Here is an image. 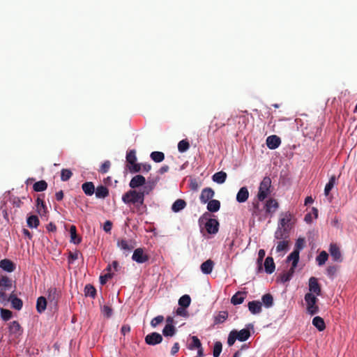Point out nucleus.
<instances>
[{"label":"nucleus","instance_id":"64","mask_svg":"<svg viewBox=\"0 0 357 357\" xmlns=\"http://www.w3.org/2000/svg\"><path fill=\"white\" fill-rule=\"evenodd\" d=\"M336 272H337V268L334 266H329L327 268L328 275H329L330 276L334 275Z\"/></svg>","mask_w":357,"mask_h":357},{"label":"nucleus","instance_id":"11","mask_svg":"<svg viewBox=\"0 0 357 357\" xmlns=\"http://www.w3.org/2000/svg\"><path fill=\"white\" fill-rule=\"evenodd\" d=\"M162 337L158 333H152L149 334L145 337V342L149 345H155L162 342Z\"/></svg>","mask_w":357,"mask_h":357},{"label":"nucleus","instance_id":"16","mask_svg":"<svg viewBox=\"0 0 357 357\" xmlns=\"http://www.w3.org/2000/svg\"><path fill=\"white\" fill-rule=\"evenodd\" d=\"M329 252L334 261H342L341 252L339 247L336 244H331Z\"/></svg>","mask_w":357,"mask_h":357},{"label":"nucleus","instance_id":"46","mask_svg":"<svg viewBox=\"0 0 357 357\" xmlns=\"http://www.w3.org/2000/svg\"><path fill=\"white\" fill-rule=\"evenodd\" d=\"M191 302L190 297L188 295L181 296L178 300V304L183 307H188Z\"/></svg>","mask_w":357,"mask_h":357},{"label":"nucleus","instance_id":"54","mask_svg":"<svg viewBox=\"0 0 357 357\" xmlns=\"http://www.w3.org/2000/svg\"><path fill=\"white\" fill-rule=\"evenodd\" d=\"M36 206H37L38 213H40L42 209H43L45 211L46 208L45 202H44L43 199L40 198V195H39L36 199Z\"/></svg>","mask_w":357,"mask_h":357},{"label":"nucleus","instance_id":"47","mask_svg":"<svg viewBox=\"0 0 357 357\" xmlns=\"http://www.w3.org/2000/svg\"><path fill=\"white\" fill-rule=\"evenodd\" d=\"M191 339H192V344H190L188 346V349L190 350H193L195 349H198V348L202 347L201 342H200V340H199V338L197 336H192Z\"/></svg>","mask_w":357,"mask_h":357},{"label":"nucleus","instance_id":"24","mask_svg":"<svg viewBox=\"0 0 357 357\" xmlns=\"http://www.w3.org/2000/svg\"><path fill=\"white\" fill-rule=\"evenodd\" d=\"M214 266V262L211 259H208L201 265V271L204 274H209L212 272Z\"/></svg>","mask_w":357,"mask_h":357},{"label":"nucleus","instance_id":"44","mask_svg":"<svg viewBox=\"0 0 357 357\" xmlns=\"http://www.w3.org/2000/svg\"><path fill=\"white\" fill-rule=\"evenodd\" d=\"M0 286L10 289L13 287V280L7 276H3L0 279Z\"/></svg>","mask_w":357,"mask_h":357},{"label":"nucleus","instance_id":"59","mask_svg":"<svg viewBox=\"0 0 357 357\" xmlns=\"http://www.w3.org/2000/svg\"><path fill=\"white\" fill-rule=\"evenodd\" d=\"M154 185L153 184H148V185H144L142 190H139V192H142L144 197L146 195H149L151 191L153 189Z\"/></svg>","mask_w":357,"mask_h":357},{"label":"nucleus","instance_id":"62","mask_svg":"<svg viewBox=\"0 0 357 357\" xmlns=\"http://www.w3.org/2000/svg\"><path fill=\"white\" fill-rule=\"evenodd\" d=\"M119 268V263L116 261H114L112 264H109L105 269V271H109V273H113L114 271H117Z\"/></svg>","mask_w":357,"mask_h":357},{"label":"nucleus","instance_id":"42","mask_svg":"<svg viewBox=\"0 0 357 357\" xmlns=\"http://www.w3.org/2000/svg\"><path fill=\"white\" fill-rule=\"evenodd\" d=\"M328 258V255L326 251H321L316 258L319 266L324 265Z\"/></svg>","mask_w":357,"mask_h":357},{"label":"nucleus","instance_id":"7","mask_svg":"<svg viewBox=\"0 0 357 357\" xmlns=\"http://www.w3.org/2000/svg\"><path fill=\"white\" fill-rule=\"evenodd\" d=\"M132 259L138 264H143L149 261V256L144 252L143 248H137L134 250Z\"/></svg>","mask_w":357,"mask_h":357},{"label":"nucleus","instance_id":"56","mask_svg":"<svg viewBox=\"0 0 357 357\" xmlns=\"http://www.w3.org/2000/svg\"><path fill=\"white\" fill-rule=\"evenodd\" d=\"M128 169L132 173H137L141 171V164L135 162L134 164H130L128 166Z\"/></svg>","mask_w":357,"mask_h":357},{"label":"nucleus","instance_id":"4","mask_svg":"<svg viewBox=\"0 0 357 357\" xmlns=\"http://www.w3.org/2000/svg\"><path fill=\"white\" fill-rule=\"evenodd\" d=\"M250 336V333L248 329L243 328L239 331L233 330L229 334L227 344L229 346H232L236 340L241 342L246 341Z\"/></svg>","mask_w":357,"mask_h":357},{"label":"nucleus","instance_id":"51","mask_svg":"<svg viewBox=\"0 0 357 357\" xmlns=\"http://www.w3.org/2000/svg\"><path fill=\"white\" fill-rule=\"evenodd\" d=\"M1 317L3 320L8 321L12 317V312L6 309L1 308Z\"/></svg>","mask_w":357,"mask_h":357},{"label":"nucleus","instance_id":"25","mask_svg":"<svg viewBox=\"0 0 357 357\" xmlns=\"http://www.w3.org/2000/svg\"><path fill=\"white\" fill-rule=\"evenodd\" d=\"M95 190L96 196L97 198L104 199L109 195V190L105 185H99L96 189L95 188Z\"/></svg>","mask_w":357,"mask_h":357},{"label":"nucleus","instance_id":"52","mask_svg":"<svg viewBox=\"0 0 357 357\" xmlns=\"http://www.w3.org/2000/svg\"><path fill=\"white\" fill-rule=\"evenodd\" d=\"M222 351V344L216 342L214 344L213 355L214 357H218Z\"/></svg>","mask_w":357,"mask_h":357},{"label":"nucleus","instance_id":"53","mask_svg":"<svg viewBox=\"0 0 357 357\" xmlns=\"http://www.w3.org/2000/svg\"><path fill=\"white\" fill-rule=\"evenodd\" d=\"M79 255H82V254L78 250H76L75 252L70 251L68 253V262L70 264L73 263L79 258Z\"/></svg>","mask_w":357,"mask_h":357},{"label":"nucleus","instance_id":"32","mask_svg":"<svg viewBox=\"0 0 357 357\" xmlns=\"http://www.w3.org/2000/svg\"><path fill=\"white\" fill-rule=\"evenodd\" d=\"M176 331L173 324H167L162 330V334L165 337H172L175 335Z\"/></svg>","mask_w":357,"mask_h":357},{"label":"nucleus","instance_id":"9","mask_svg":"<svg viewBox=\"0 0 357 357\" xmlns=\"http://www.w3.org/2000/svg\"><path fill=\"white\" fill-rule=\"evenodd\" d=\"M289 230L288 228L280 227L278 228L274 234V237L277 241L281 240H290L289 239Z\"/></svg>","mask_w":357,"mask_h":357},{"label":"nucleus","instance_id":"13","mask_svg":"<svg viewBox=\"0 0 357 357\" xmlns=\"http://www.w3.org/2000/svg\"><path fill=\"white\" fill-rule=\"evenodd\" d=\"M266 142L270 149H275L280 145L281 139L278 136L273 135L268 137Z\"/></svg>","mask_w":357,"mask_h":357},{"label":"nucleus","instance_id":"8","mask_svg":"<svg viewBox=\"0 0 357 357\" xmlns=\"http://www.w3.org/2000/svg\"><path fill=\"white\" fill-rule=\"evenodd\" d=\"M290 240L277 241L275 252L279 256H283L289 250Z\"/></svg>","mask_w":357,"mask_h":357},{"label":"nucleus","instance_id":"12","mask_svg":"<svg viewBox=\"0 0 357 357\" xmlns=\"http://www.w3.org/2000/svg\"><path fill=\"white\" fill-rule=\"evenodd\" d=\"M146 183L145 178L142 175H136L132 178L130 181L129 185L132 189L143 186Z\"/></svg>","mask_w":357,"mask_h":357},{"label":"nucleus","instance_id":"49","mask_svg":"<svg viewBox=\"0 0 357 357\" xmlns=\"http://www.w3.org/2000/svg\"><path fill=\"white\" fill-rule=\"evenodd\" d=\"M309 290H320L317 279L312 277L309 280Z\"/></svg>","mask_w":357,"mask_h":357},{"label":"nucleus","instance_id":"36","mask_svg":"<svg viewBox=\"0 0 357 357\" xmlns=\"http://www.w3.org/2000/svg\"><path fill=\"white\" fill-rule=\"evenodd\" d=\"M227 178V174L225 172L220 171L213 174V181L217 183H223Z\"/></svg>","mask_w":357,"mask_h":357},{"label":"nucleus","instance_id":"30","mask_svg":"<svg viewBox=\"0 0 357 357\" xmlns=\"http://www.w3.org/2000/svg\"><path fill=\"white\" fill-rule=\"evenodd\" d=\"M299 253L298 250H294V251L287 257V261H292V268L295 269L298 262L299 261Z\"/></svg>","mask_w":357,"mask_h":357},{"label":"nucleus","instance_id":"43","mask_svg":"<svg viewBox=\"0 0 357 357\" xmlns=\"http://www.w3.org/2000/svg\"><path fill=\"white\" fill-rule=\"evenodd\" d=\"M190 148V143L188 139H182L178 144V150L180 153L187 151Z\"/></svg>","mask_w":357,"mask_h":357},{"label":"nucleus","instance_id":"5","mask_svg":"<svg viewBox=\"0 0 357 357\" xmlns=\"http://www.w3.org/2000/svg\"><path fill=\"white\" fill-rule=\"evenodd\" d=\"M271 179L266 176L260 183L257 197L259 201H264L271 193Z\"/></svg>","mask_w":357,"mask_h":357},{"label":"nucleus","instance_id":"57","mask_svg":"<svg viewBox=\"0 0 357 357\" xmlns=\"http://www.w3.org/2000/svg\"><path fill=\"white\" fill-rule=\"evenodd\" d=\"M164 320V317L162 315L157 316L154 317L151 321V325L152 327L155 328L159 324L162 323Z\"/></svg>","mask_w":357,"mask_h":357},{"label":"nucleus","instance_id":"35","mask_svg":"<svg viewBox=\"0 0 357 357\" xmlns=\"http://www.w3.org/2000/svg\"><path fill=\"white\" fill-rule=\"evenodd\" d=\"M47 307V301L46 298L43 296H40L38 298L36 303V310L38 312L42 313L44 312Z\"/></svg>","mask_w":357,"mask_h":357},{"label":"nucleus","instance_id":"27","mask_svg":"<svg viewBox=\"0 0 357 357\" xmlns=\"http://www.w3.org/2000/svg\"><path fill=\"white\" fill-rule=\"evenodd\" d=\"M245 293L246 291H237L236 294H234L231 298V303L234 305H238L243 302L245 298Z\"/></svg>","mask_w":357,"mask_h":357},{"label":"nucleus","instance_id":"28","mask_svg":"<svg viewBox=\"0 0 357 357\" xmlns=\"http://www.w3.org/2000/svg\"><path fill=\"white\" fill-rule=\"evenodd\" d=\"M186 205L187 204L185 200L178 199L173 203L172 210L175 213H178L185 208Z\"/></svg>","mask_w":357,"mask_h":357},{"label":"nucleus","instance_id":"1","mask_svg":"<svg viewBox=\"0 0 357 357\" xmlns=\"http://www.w3.org/2000/svg\"><path fill=\"white\" fill-rule=\"evenodd\" d=\"M122 201L126 204H133L138 208L144 204V199L142 192L136 190H130L122 196Z\"/></svg>","mask_w":357,"mask_h":357},{"label":"nucleus","instance_id":"20","mask_svg":"<svg viewBox=\"0 0 357 357\" xmlns=\"http://www.w3.org/2000/svg\"><path fill=\"white\" fill-rule=\"evenodd\" d=\"M249 197V192L246 187H242L236 195V201L243 203L247 201Z\"/></svg>","mask_w":357,"mask_h":357},{"label":"nucleus","instance_id":"18","mask_svg":"<svg viewBox=\"0 0 357 357\" xmlns=\"http://www.w3.org/2000/svg\"><path fill=\"white\" fill-rule=\"evenodd\" d=\"M228 318V313L227 311H220L213 315V324L218 325L224 323Z\"/></svg>","mask_w":357,"mask_h":357},{"label":"nucleus","instance_id":"41","mask_svg":"<svg viewBox=\"0 0 357 357\" xmlns=\"http://www.w3.org/2000/svg\"><path fill=\"white\" fill-rule=\"evenodd\" d=\"M151 158L155 162H160L165 159V154L160 151H153L150 155Z\"/></svg>","mask_w":357,"mask_h":357},{"label":"nucleus","instance_id":"23","mask_svg":"<svg viewBox=\"0 0 357 357\" xmlns=\"http://www.w3.org/2000/svg\"><path fill=\"white\" fill-rule=\"evenodd\" d=\"M248 309L253 314H259L261 311V303L257 301L249 302Z\"/></svg>","mask_w":357,"mask_h":357},{"label":"nucleus","instance_id":"26","mask_svg":"<svg viewBox=\"0 0 357 357\" xmlns=\"http://www.w3.org/2000/svg\"><path fill=\"white\" fill-rule=\"evenodd\" d=\"M70 242L74 244H79L82 241L81 237L77 234V228L75 225H71L70 227Z\"/></svg>","mask_w":357,"mask_h":357},{"label":"nucleus","instance_id":"33","mask_svg":"<svg viewBox=\"0 0 357 357\" xmlns=\"http://www.w3.org/2000/svg\"><path fill=\"white\" fill-rule=\"evenodd\" d=\"M20 325L16 321H13L9 324V332L10 334L14 335L15 336L20 334Z\"/></svg>","mask_w":357,"mask_h":357},{"label":"nucleus","instance_id":"61","mask_svg":"<svg viewBox=\"0 0 357 357\" xmlns=\"http://www.w3.org/2000/svg\"><path fill=\"white\" fill-rule=\"evenodd\" d=\"M113 273L107 271V273L100 276V282L101 284H105L109 278H111L113 275Z\"/></svg>","mask_w":357,"mask_h":357},{"label":"nucleus","instance_id":"40","mask_svg":"<svg viewBox=\"0 0 357 357\" xmlns=\"http://www.w3.org/2000/svg\"><path fill=\"white\" fill-rule=\"evenodd\" d=\"M263 305L268 308L273 306V298L270 294H266L261 298Z\"/></svg>","mask_w":357,"mask_h":357},{"label":"nucleus","instance_id":"29","mask_svg":"<svg viewBox=\"0 0 357 357\" xmlns=\"http://www.w3.org/2000/svg\"><path fill=\"white\" fill-rule=\"evenodd\" d=\"M207 210L209 212L215 213L220 210V202L217 199H211L207 202Z\"/></svg>","mask_w":357,"mask_h":357},{"label":"nucleus","instance_id":"15","mask_svg":"<svg viewBox=\"0 0 357 357\" xmlns=\"http://www.w3.org/2000/svg\"><path fill=\"white\" fill-rule=\"evenodd\" d=\"M279 208V204L275 199H269L265 204V209L267 213L273 214Z\"/></svg>","mask_w":357,"mask_h":357},{"label":"nucleus","instance_id":"22","mask_svg":"<svg viewBox=\"0 0 357 357\" xmlns=\"http://www.w3.org/2000/svg\"><path fill=\"white\" fill-rule=\"evenodd\" d=\"M83 192L87 196H91L95 192V186L93 182H85L82 185Z\"/></svg>","mask_w":357,"mask_h":357},{"label":"nucleus","instance_id":"10","mask_svg":"<svg viewBox=\"0 0 357 357\" xmlns=\"http://www.w3.org/2000/svg\"><path fill=\"white\" fill-rule=\"evenodd\" d=\"M215 195L214 190L211 188H205L202 190L199 199L202 204H206L212 199Z\"/></svg>","mask_w":357,"mask_h":357},{"label":"nucleus","instance_id":"48","mask_svg":"<svg viewBox=\"0 0 357 357\" xmlns=\"http://www.w3.org/2000/svg\"><path fill=\"white\" fill-rule=\"evenodd\" d=\"M73 176L72 172L68 169H63L61 171V180L62 181H68Z\"/></svg>","mask_w":357,"mask_h":357},{"label":"nucleus","instance_id":"50","mask_svg":"<svg viewBox=\"0 0 357 357\" xmlns=\"http://www.w3.org/2000/svg\"><path fill=\"white\" fill-rule=\"evenodd\" d=\"M265 251L263 249L259 250L258 252V259H257V265L259 271H262V261L265 257Z\"/></svg>","mask_w":357,"mask_h":357},{"label":"nucleus","instance_id":"17","mask_svg":"<svg viewBox=\"0 0 357 357\" xmlns=\"http://www.w3.org/2000/svg\"><path fill=\"white\" fill-rule=\"evenodd\" d=\"M294 270L295 269L290 268L288 271L280 274L276 279L277 282L284 283L289 281L293 276Z\"/></svg>","mask_w":357,"mask_h":357},{"label":"nucleus","instance_id":"3","mask_svg":"<svg viewBox=\"0 0 357 357\" xmlns=\"http://www.w3.org/2000/svg\"><path fill=\"white\" fill-rule=\"evenodd\" d=\"M319 291H310L305 296V305L306 306V312L311 316L319 312V306L317 305V296Z\"/></svg>","mask_w":357,"mask_h":357},{"label":"nucleus","instance_id":"38","mask_svg":"<svg viewBox=\"0 0 357 357\" xmlns=\"http://www.w3.org/2000/svg\"><path fill=\"white\" fill-rule=\"evenodd\" d=\"M47 188V183L44 180L37 181L33 185V190L36 192H43Z\"/></svg>","mask_w":357,"mask_h":357},{"label":"nucleus","instance_id":"58","mask_svg":"<svg viewBox=\"0 0 357 357\" xmlns=\"http://www.w3.org/2000/svg\"><path fill=\"white\" fill-rule=\"evenodd\" d=\"M111 163L109 160L105 161L100 167L99 172L102 174L107 173L110 168Z\"/></svg>","mask_w":357,"mask_h":357},{"label":"nucleus","instance_id":"37","mask_svg":"<svg viewBox=\"0 0 357 357\" xmlns=\"http://www.w3.org/2000/svg\"><path fill=\"white\" fill-rule=\"evenodd\" d=\"M336 177L335 175H333L329 178L328 182L326 183L325 188H324V195L326 196H328L331 192V190L333 188L335 184Z\"/></svg>","mask_w":357,"mask_h":357},{"label":"nucleus","instance_id":"34","mask_svg":"<svg viewBox=\"0 0 357 357\" xmlns=\"http://www.w3.org/2000/svg\"><path fill=\"white\" fill-rule=\"evenodd\" d=\"M26 223L30 228H37L39 225V218L36 215H31L27 218Z\"/></svg>","mask_w":357,"mask_h":357},{"label":"nucleus","instance_id":"14","mask_svg":"<svg viewBox=\"0 0 357 357\" xmlns=\"http://www.w3.org/2000/svg\"><path fill=\"white\" fill-rule=\"evenodd\" d=\"M0 268L8 273H11L15 270L16 265L11 260L4 259L0 261Z\"/></svg>","mask_w":357,"mask_h":357},{"label":"nucleus","instance_id":"6","mask_svg":"<svg viewBox=\"0 0 357 357\" xmlns=\"http://www.w3.org/2000/svg\"><path fill=\"white\" fill-rule=\"evenodd\" d=\"M294 215L289 211L282 212L280 215L278 227L291 229V221Z\"/></svg>","mask_w":357,"mask_h":357},{"label":"nucleus","instance_id":"60","mask_svg":"<svg viewBox=\"0 0 357 357\" xmlns=\"http://www.w3.org/2000/svg\"><path fill=\"white\" fill-rule=\"evenodd\" d=\"M101 312L102 314L107 318L110 317L112 314V308L107 305L103 306V307L101 310Z\"/></svg>","mask_w":357,"mask_h":357},{"label":"nucleus","instance_id":"21","mask_svg":"<svg viewBox=\"0 0 357 357\" xmlns=\"http://www.w3.org/2000/svg\"><path fill=\"white\" fill-rule=\"evenodd\" d=\"M275 268V265L273 261V257H268L266 258L264 261V269L265 272L268 274H271L274 272Z\"/></svg>","mask_w":357,"mask_h":357},{"label":"nucleus","instance_id":"39","mask_svg":"<svg viewBox=\"0 0 357 357\" xmlns=\"http://www.w3.org/2000/svg\"><path fill=\"white\" fill-rule=\"evenodd\" d=\"M9 301L11 303L12 307L15 310H20L22 307V301L21 299L16 298L13 296H10Z\"/></svg>","mask_w":357,"mask_h":357},{"label":"nucleus","instance_id":"55","mask_svg":"<svg viewBox=\"0 0 357 357\" xmlns=\"http://www.w3.org/2000/svg\"><path fill=\"white\" fill-rule=\"evenodd\" d=\"M305 241L303 238H298L296 240L294 250H298V252H300L301 250L303 249L305 246Z\"/></svg>","mask_w":357,"mask_h":357},{"label":"nucleus","instance_id":"31","mask_svg":"<svg viewBox=\"0 0 357 357\" xmlns=\"http://www.w3.org/2000/svg\"><path fill=\"white\" fill-rule=\"evenodd\" d=\"M312 324L319 331H323L326 328L324 319L319 316L313 318Z\"/></svg>","mask_w":357,"mask_h":357},{"label":"nucleus","instance_id":"2","mask_svg":"<svg viewBox=\"0 0 357 357\" xmlns=\"http://www.w3.org/2000/svg\"><path fill=\"white\" fill-rule=\"evenodd\" d=\"M200 226L204 225L206 231L210 234H215L219 229V222L216 219L211 218L210 213H204L199 219Z\"/></svg>","mask_w":357,"mask_h":357},{"label":"nucleus","instance_id":"19","mask_svg":"<svg viewBox=\"0 0 357 357\" xmlns=\"http://www.w3.org/2000/svg\"><path fill=\"white\" fill-rule=\"evenodd\" d=\"M117 245L121 250L131 251L135 248V242L132 241H128L126 239H121L118 241Z\"/></svg>","mask_w":357,"mask_h":357},{"label":"nucleus","instance_id":"45","mask_svg":"<svg viewBox=\"0 0 357 357\" xmlns=\"http://www.w3.org/2000/svg\"><path fill=\"white\" fill-rule=\"evenodd\" d=\"M126 161L129 165L134 164L135 162H137L135 150H130L127 153Z\"/></svg>","mask_w":357,"mask_h":357},{"label":"nucleus","instance_id":"63","mask_svg":"<svg viewBox=\"0 0 357 357\" xmlns=\"http://www.w3.org/2000/svg\"><path fill=\"white\" fill-rule=\"evenodd\" d=\"M112 222L109 220H107L103 225V229L105 232L109 233L112 230Z\"/></svg>","mask_w":357,"mask_h":357}]
</instances>
